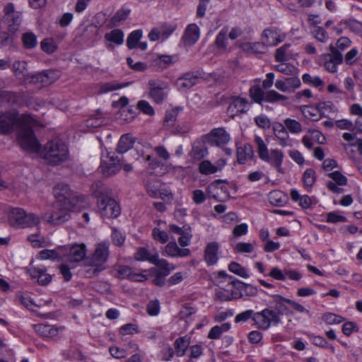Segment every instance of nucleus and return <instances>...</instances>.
<instances>
[{
  "label": "nucleus",
  "mask_w": 362,
  "mask_h": 362,
  "mask_svg": "<svg viewBox=\"0 0 362 362\" xmlns=\"http://www.w3.org/2000/svg\"><path fill=\"white\" fill-rule=\"evenodd\" d=\"M25 211L21 208H13L8 211V223L16 228H23Z\"/></svg>",
  "instance_id": "nucleus-24"
},
{
  "label": "nucleus",
  "mask_w": 362,
  "mask_h": 362,
  "mask_svg": "<svg viewBox=\"0 0 362 362\" xmlns=\"http://www.w3.org/2000/svg\"><path fill=\"white\" fill-rule=\"evenodd\" d=\"M289 47V44H285L280 48L277 49L275 54L276 60L278 62H284L291 55V53L288 52Z\"/></svg>",
  "instance_id": "nucleus-60"
},
{
  "label": "nucleus",
  "mask_w": 362,
  "mask_h": 362,
  "mask_svg": "<svg viewBox=\"0 0 362 362\" xmlns=\"http://www.w3.org/2000/svg\"><path fill=\"white\" fill-rule=\"evenodd\" d=\"M274 309L276 314L279 315H292L293 311L289 309L291 299L286 298L280 295H276L273 297Z\"/></svg>",
  "instance_id": "nucleus-25"
},
{
  "label": "nucleus",
  "mask_w": 362,
  "mask_h": 362,
  "mask_svg": "<svg viewBox=\"0 0 362 362\" xmlns=\"http://www.w3.org/2000/svg\"><path fill=\"white\" fill-rule=\"evenodd\" d=\"M190 344V337L187 336L177 339L174 343L176 354L178 356L185 355V351Z\"/></svg>",
  "instance_id": "nucleus-40"
},
{
  "label": "nucleus",
  "mask_w": 362,
  "mask_h": 362,
  "mask_svg": "<svg viewBox=\"0 0 362 362\" xmlns=\"http://www.w3.org/2000/svg\"><path fill=\"white\" fill-rule=\"evenodd\" d=\"M255 144L259 158L270 164L279 172H282V163L284 158V152L279 149H269L267 144L259 136H255Z\"/></svg>",
  "instance_id": "nucleus-3"
},
{
  "label": "nucleus",
  "mask_w": 362,
  "mask_h": 362,
  "mask_svg": "<svg viewBox=\"0 0 362 362\" xmlns=\"http://www.w3.org/2000/svg\"><path fill=\"white\" fill-rule=\"evenodd\" d=\"M100 214L105 218H116L120 214V207L111 198L103 199L98 205Z\"/></svg>",
  "instance_id": "nucleus-13"
},
{
  "label": "nucleus",
  "mask_w": 362,
  "mask_h": 362,
  "mask_svg": "<svg viewBox=\"0 0 362 362\" xmlns=\"http://www.w3.org/2000/svg\"><path fill=\"white\" fill-rule=\"evenodd\" d=\"M30 274L34 279L42 285H47L52 281V276L47 273L46 269L41 267H34L30 269Z\"/></svg>",
  "instance_id": "nucleus-32"
},
{
  "label": "nucleus",
  "mask_w": 362,
  "mask_h": 362,
  "mask_svg": "<svg viewBox=\"0 0 362 362\" xmlns=\"http://www.w3.org/2000/svg\"><path fill=\"white\" fill-rule=\"evenodd\" d=\"M254 157L252 146L249 144H245L237 148V160L240 164H244Z\"/></svg>",
  "instance_id": "nucleus-31"
},
{
  "label": "nucleus",
  "mask_w": 362,
  "mask_h": 362,
  "mask_svg": "<svg viewBox=\"0 0 362 362\" xmlns=\"http://www.w3.org/2000/svg\"><path fill=\"white\" fill-rule=\"evenodd\" d=\"M67 248L64 246H59L54 250H42L37 255V259L40 260H62L63 255H65V252Z\"/></svg>",
  "instance_id": "nucleus-21"
},
{
  "label": "nucleus",
  "mask_w": 362,
  "mask_h": 362,
  "mask_svg": "<svg viewBox=\"0 0 362 362\" xmlns=\"http://www.w3.org/2000/svg\"><path fill=\"white\" fill-rule=\"evenodd\" d=\"M220 245L216 241L206 244L204 251V259L208 266L216 264L218 260Z\"/></svg>",
  "instance_id": "nucleus-20"
},
{
  "label": "nucleus",
  "mask_w": 362,
  "mask_h": 362,
  "mask_svg": "<svg viewBox=\"0 0 362 362\" xmlns=\"http://www.w3.org/2000/svg\"><path fill=\"white\" fill-rule=\"evenodd\" d=\"M89 206L88 199L81 196L73 195L66 202H64V206L69 212H79Z\"/></svg>",
  "instance_id": "nucleus-22"
},
{
  "label": "nucleus",
  "mask_w": 362,
  "mask_h": 362,
  "mask_svg": "<svg viewBox=\"0 0 362 362\" xmlns=\"http://www.w3.org/2000/svg\"><path fill=\"white\" fill-rule=\"evenodd\" d=\"M177 61L175 55H160V69L168 68Z\"/></svg>",
  "instance_id": "nucleus-61"
},
{
  "label": "nucleus",
  "mask_w": 362,
  "mask_h": 362,
  "mask_svg": "<svg viewBox=\"0 0 362 362\" xmlns=\"http://www.w3.org/2000/svg\"><path fill=\"white\" fill-rule=\"evenodd\" d=\"M108 247L106 244H98L92 257V267H94V272L104 269L103 264L108 257Z\"/></svg>",
  "instance_id": "nucleus-15"
},
{
  "label": "nucleus",
  "mask_w": 362,
  "mask_h": 362,
  "mask_svg": "<svg viewBox=\"0 0 362 362\" xmlns=\"http://www.w3.org/2000/svg\"><path fill=\"white\" fill-rule=\"evenodd\" d=\"M133 137L129 134L123 135L118 143L117 151L119 153H124L131 149L134 145Z\"/></svg>",
  "instance_id": "nucleus-41"
},
{
  "label": "nucleus",
  "mask_w": 362,
  "mask_h": 362,
  "mask_svg": "<svg viewBox=\"0 0 362 362\" xmlns=\"http://www.w3.org/2000/svg\"><path fill=\"white\" fill-rule=\"evenodd\" d=\"M291 198L293 202H298L303 209H308L312 204V199L309 196L300 195L296 189L291 191Z\"/></svg>",
  "instance_id": "nucleus-38"
},
{
  "label": "nucleus",
  "mask_w": 362,
  "mask_h": 362,
  "mask_svg": "<svg viewBox=\"0 0 362 362\" xmlns=\"http://www.w3.org/2000/svg\"><path fill=\"white\" fill-rule=\"evenodd\" d=\"M228 26H224L217 34L214 42V49L218 54H225L230 52L228 40Z\"/></svg>",
  "instance_id": "nucleus-18"
},
{
  "label": "nucleus",
  "mask_w": 362,
  "mask_h": 362,
  "mask_svg": "<svg viewBox=\"0 0 362 362\" xmlns=\"http://www.w3.org/2000/svg\"><path fill=\"white\" fill-rule=\"evenodd\" d=\"M284 123L287 131L292 134H298L303 131V127L301 124L296 119L286 118L284 119Z\"/></svg>",
  "instance_id": "nucleus-49"
},
{
  "label": "nucleus",
  "mask_w": 362,
  "mask_h": 362,
  "mask_svg": "<svg viewBox=\"0 0 362 362\" xmlns=\"http://www.w3.org/2000/svg\"><path fill=\"white\" fill-rule=\"evenodd\" d=\"M40 222V218L37 214L25 211L23 228L36 226Z\"/></svg>",
  "instance_id": "nucleus-52"
},
{
  "label": "nucleus",
  "mask_w": 362,
  "mask_h": 362,
  "mask_svg": "<svg viewBox=\"0 0 362 362\" xmlns=\"http://www.w3.org/2000/svg\"><path fill=\"white\" fill-rule=\"evenodd\" d=\"M316 180L315 172L314 170L310 168L307 169L303 175V182L305 187L310 188Z\"/></svg>",
  "instance_id": "nucleus-55"
},
{
  "label": "nucleus",
  "mask_w": 362,
  "mask_h": 362,
  "mask_svg": "<svg viewBox=\"0 0 362 362\" xmlns=\"http://www.w3.org/2000/svg\"><path fill=\"white\" fill-rule=\"evenodd\" d=\"M208 155V149L202 143L195 144L189 153L191 158L194 161H199Z\"/></svg>",
  "instance_id": "nucleus-36"
},
{
  "label": "nucleus",
  "mask_w": 362,
  "mask_h": 362,
  "mask_svg": "<svg viewBox=\"0 0 362 362\" xmlns=\"http://www.w3.org/2000/svg\"><path fill=\"white\" fill-rule=\"evenodd\" d=\"M199 28L194 23L189 24L185 29L183 42L185 45H192L199 40Z\"/></svg>",
  "instance_id": "nucleus-28"
},
{
  "label": "nucleus",
  "mask_w": 362,
  "mask_h": 362,
  "mask_svg": "<svg viewBox=\"0 0 362 362\" xmlns=\"http://www.w3.org/2000/svg\"><path fill=\"white\" fill-rule=\"evenodd\" d=\"M288 98L284 95H281L276 90H269L265 93L264 100L268 103H276L280 101H285Z\"/></svg>",
  "instance_id": "nucleus-57"
},
{
  "label": "nucleus",
  "mask_w": 362,
  "mask_h": 362,
  "mask_svg": "<svg viewBox=\"0 0 362 362\" xmlns=\"http://www.w3.org/2000/svg\"><path fill=\"white\" fill-rule=\"evenodd\" d=\"M121 158L116 156L114 152L106 151L101 156L100 169L105 176H111L121 169Z\"/></svg>",
  "instance_id": "nucleus-7"
},
{
  "label": "nucleus",
  "mask_w": 362,
  "mask_h": 362,
  "mask_svg": "<svg viewBox=\"0 0 362 362\" xmlns=\"http://www.w3.org/2000/svg\"><path fill=\"white\" fill-rule=\"evenodd\" d=\"M301 112L305 117L313 121L318 120L322 115L321 110L319 108V105L317 107L303 106L301 108Z\"/></svg>",
  "instance_id": "nucleus-44"
},
{
  "label": "nucleus",
  "mask_w": 362,
  "mask_h": 362,
  "mask_svg": "<svg viewBox=\"0 0 362 362\" xmlns=\"http://www.w3.org/2000/svg\"><path fill=\"white\" fill-rule=\"evenodd\" d=\"M176 28L177 24L174 22L163 23L160 26V40H165L168 38V37L173 33Z\"/></svg>",
  "instance_id": "nucleus-46"
},
{
  "label": "nucleus",
  "mask_w": 362,
  "mask_h": 362,
  "mask_svg": "<svg viewBox=\"0 0 362 362\" xmlns=\"http://www.w3.org/2000/svg\"><path fill=\"white\" fill-rule=\"evenodd\" d=\"M340 24H344L349 29V30L357 35L362 37V23L354 19L349 18L347 20H343L340 22Z\"/></svg>",
  "instance_id": "nucleus-43"
},
{
  "label": "nucleus",
  "mask_w": 362,
  "mask_h": 362,
  "mask_svg": "<svg viewBox=\"0 0 362 362\" xmlns=\"http://www.w3.org/2000/svg\"><path fill=\"white\" fill-rule=\"evenodd\" d=\"M252 320L257 327L263 330H267L272 323L279 324L281 320L280 317L274 310L268 308L255 313Z\"/></svg>",
  "instance_id": "nucleus-8"
},
{
  "label": "nucleus",
  "mask_w": 362,
  "mask_h": 362,
  "mask_svg": "<svg viewBox=\"0 0 362 362\" xmlns=\"http://www.w3.org/2000/svg\"><path fill=\"white\" fill-rule=\"evenodd\" d=\"M230 325L229 323H223L221 325L213 327L208 334V338L211 339H218L222 333L229 330Z\"/></svg>",
  "instance_id": "nucleus-48"
},
{
  "label": "nucleus",
  "mask_w": 362,
  "mask_h": 362,
  "mask_svg": "<svg viewBox=\"0 0 362 362\" xmlns=\"http://www.w3.org/2000/svg\"><path fill=\"white\" fill-rule=\"evenodd\" d=\"M104 124H105V117L99 112H97L96 114H95L94 115H92L86 121V126L90 130L97 128Z\"/></svg>",
  "instance_id": "nucleus-50"
},
{
  "label": "nucleus",
  "mask_w": 362,
  "mask_h": 362,
  "mask_svg": "<svg viewBox=\"0 0 362 362\" xmlns=\"http://www.w3.org/2000/svg\"><path fill=\"white\" fill-rule=\"evenodd\" d=\"M211 141L218 146L228 144L230 139L229 134L223 128H216L209 133Z\"/></svg>",
  "instance_id": "nucleus-26"
},
{
  "label": "nucleus",
  "mask_w": 362,
  "mask_h": 362,
  "mask_svg": "<svg viewBox=\"0 0 362 362\" xmlns=\"http://www.w3.org/2000/svg\"><path fill=\"white\" fill-rule=\"evenodd\" d=\"M250 106V103L247 98L240 96L233 97L227 108V114L230 117L234 118L246 113Z\"/></svg>",
  "instance_id": "nucleus-11"
},
{
  "label": "nucleus",
  "mask_w": 362,
  "mask_h": 362,
  "mask_svg": "<svg viewBox=\"0 0 362 362\" xmlns=\"http://www.w3.org/2000/svg\"><path fill=\"white\" fill-rule=\"evenodd\" d=\"M135 259L138 261H148L154 264L156 267L158 265V260L157 256L151 254L146 248H139L134 254Z\"/></svg>",
  "instance_id": "nucleus-35"
},
{
  "label": "nucleus",
  "mask_w": 362,
  "mask_h": 362,
  "mask_svg": "<svg viewBox=\"0 0 362 362\" xmlns=\"http://www.w3.org/2000/svg\"><path fill=\"white\" fill-rule=\"evenodd\" d=\"M326 221L330 223H344L347 221V218L340 215L339 211H331L326 215Z\"/></svg>",
  "instance_id": "nucleus-62"
},
{
  "label": "nucleus",
  "mask_w": 362,
  "mask_h": 362,
  "mask_svg": "<svg viewBox=\"0 0 362 362\" xmlns=\"http://www.w3.org/2000/svg\"><path fill=\"white\" fill-rule=\"evenodd\" d=\"M269 275L273 279L279 281H285L287 279L293 281H299L302 278L301 273L296 270L285 269L282 271L278 267H273Z\"/></svg>",
  "instance_id": "nucleus-19"
},
{
  "label": "nucleus",
  "mask_w": 362,
  "mask_h": 362,
  "mask_svg": "<svg viewBox=\"0 0 362 362\" xmlns=\"http://www.w3.org/2000/svg\"><path fill=\"white\" fill-rule=\"evenodd\" d=\"M199 171L203 175H210L216 173L217 168L209 160H204L199 163Z\"/></svg>",
  "instance_id": "nucleus-56"
},
{
  "label": "nucleus",
  "mask_w": 362,
  "mask_h": 362,
  "mask_svg": "<svg viewBox=\"0 0 362 362\" xmlns=\"http://www.w3.org/2000/svg\"><path fill=\"white\" fill-rule=\"evenodd\" d=\"M272 128L274 136L279 140V145L283 147L287 146L288 145L289 134L284 124L275 122Z\"/></svg>",
  "instance_id": "nucleus-29"
},
{
  "label": "nucleus",
  "mask_w": 362,
  "mask_h": 362,
  "mask_svg": "<svg viewBox=\"0 0 362 362\" xmlns=\"http://www.w3.org/2000/svg\"><path fill=\"white\" fill-rule=\"evenodd\" d=\"M289 93L293 92L296 89L300 88L301 85V82L300 78L295 76H291V77H287L284 78Z\"/></svg>",
  "instance_id": "nucleus-63"
},
{
  "label": "nucleus",
  "mask_w": 362,
  "mask_h": 362,
  "mask_svg": "<svg viewBox=\"0 0 362 362\" xmlns=\"http://www.w3.org/2000/svg\"><path fill=\"white\" fill-rule=\"evenodd\" d=\"M144 170V184L148 194L151 197L158 195V147L145 145L141 150Z\"/></svg>",
  "instance_id": "nucleus-2"
},
{
  "label": "nucleus",
  "mask_w": 362,
  "mask_h": 362,
  "mask_svg": "<svg viewBox=\"0 0 362 362\" xmlns=\"http://www.w3.org/2000/svg\"><path fill=\"white\" fill-rule=\"evenodd\" d=\"M286 35L277 28L265 29L262 35V43L265 46H275L283 42Z\"/></svg>",
  "instance_id": "nucleus-17"
},
{
  "label": "nucleus",
  "mask_w": 362,
  "mask_h": 362,
  "mask_svg": "<svg viewBox=\"0 0 362 362\" xmlns=\"http://www.w3.org/2000/svg\"><path fill=\"white\" fill-rule=\"evenodd\" d=\"M12 69L16 76L26 83H41L42 86H47L54 81V79L52 78L54 74L53 71L37 73L30 76L27 74L25 63L23 62H14Z\"/></svg>",
  "instance_id": "nucleus-4"
},
{
  "label": "nucleus",
  "mask_w": 362,
  "mask_h": 362,
  "mask_svg": "<svg viewBox=\"0 0 362 362\" xmlns=\"http://www.w3.org/2000/svg\"><path fill=\"white\" fill-rule=\"evenodd\" d=\"M28 240L35 247H42L49 245V241L40 238L38 235L33 234L28 237Z\"/></svg>",
  "instance_id": "nucleus-64"
},
{
  "label": "nucleus",
  "mask_w": 362,
  "mask_h": 362,
  "mask_svg": "<svg viewBox=\"0 0 362 362\" xmlns=\"http://www.w3.org/2000/svg\"><path fill=\"white\" fill-rule=\"evenodd\" d=\"M67 251L65 255H63V262L71 264L72 267H76L77 263L83 259L86 256V250L83 244H76L71 247L65 246Z\"/></svg>",
  "instance_id": "nucleus-10"
},
{
  "label": "nucleus",
  "mask_w": 362,
  "mask_h": 362,
  "mask_svg": "<svg viewBox=\"0 0 362 362\" xmlns=\"http://www.w3.org/2000/svg\"><path fill=\"white\" fill-rule=\"evenodd\" d=\"M22 40L24 47L27 49H32L35 47L37 44L36 35L31 32L24 33L22 37Z\"/></svg>",
  "instance_id": "nucleus-54"
},
{
  "label": "nucleus",
  "mask_w": 362,
  "mask_h": 362,
  "mask_svg": "<svg viewBox=\"0 0 362 362\" xmlns=\"http://www.w3.org/2000/svg\"><path fill=\"white\" fill-rule=\"evenodd\" d=\"M280 62V64L275 66V69L276 71L287 76L297 75L298 69L295 66L290 64L283 63V62Z\"/></svg>",
  "instance_id": "nucleus-51"
},
{
  "label": "nucleus",
  "mask_w": 362,
  "mask_h": 362,
  "mask_svg": "<svg viewBox=\"0 0 362 362\" xmlns=\"http://www.w3.org/2000/svg\"><path fill=\"white\" fill-rule=\"evenodd\" d=\"M199 81L198 75L193 73H187L177 81L179 89L187 90L196 85Z\"/></svg>",
  "instance_id": "nucleus-30"
},
{
  "label": "nucleus",
  "mask_w": 362,
  "mask_h": 362,
  "mask_svg": "<svg viewBox=\"0 0 362 362\" xmlns=\"http://www.w3.org/2000/svg\"><path fill=\"white\" fill-rule=\"evenodd\" d=\"M128 99L126 97H122L119 99L118 101L115 102V105L117 107H121L122 109V116L125 114V116L122 118L124 121L129 122L131 121L134 117V112L128 110L126 106L128 104Z\"/></svg>",
  "instance_id": "nucleus-45"
},
{
  "label": "nucleus",
  "mask_w": 362,
  "mask_h": 362,
  "mask_svg": "<svg viewBox=\"0 0 362 362\" xmlns=\"http://www.w3.org/2000/svg\"><path fill=\"white\" fill-rule=\"evenodd\" d=\"M54 194L57 199L56 202L60 203L66 202L73 196L69 187L64 184L57 185L54 189Z\"/></svg>",
  "instance_id": "nucleus-34"
},
{
  "label": "nucleus",
  "mask_w": 362,
  "mask_h": 362,
  "mask_svg": "<svg viewBox=\"0 0 362 362\" xmlns=\"http://www.w3.org/2000/svg\"><path fill=\"white\" fill-rule=\"evenodd\" d=\"M322 60L325 69L330 73H335L337 71V66L341 64L343 57L341 54H337V56L322 54Z\"/></svg>",
  "instance_id": "nucleus-27"
},
{
  "label": "nucleus",
  "mask_w": 362,
  "mask_h": 362,
  "mask_svg": "<svg viewBox=\"0 0 362 362\" xmlns=\"http://www.w3.org/2000/svg\"><path fill=\"white\" fill-rule=\"evenodd\" d=\"M130 10L128 8L119 9L110 18V24L112 27H116L124 22L129 16Z\"/></svg>",
  "instance_id": "nucleus-39"
},
{
  "label": "nucleus",
  "mask_w": 362,
  "mask_h": 362,
  "mask_svg": "<svg viewBox=\"0 0 362 362\" xmlns=\"http://www.w3.org/2000/svg\"><path fill=\"white\" fill-rule=\"evenodd\" d=\"M37 125L38 122L30 115L17 118L16 114L12 112L0 116V133L8 134L18 128L17 139L25 151L36 153L54 165L66 160L69 157V149L65 142L59 138L49 141L43 149H41L39 142L30 129Z\"/></svg>",
  "instance_id": "nucleus-1"
},
{
  "label": "nucleus",
  "mask_w": 362,
  "mask_h": 362,
  "mask_svg": "<svg viewBox=\"0 0 362 362\" xmlns=\"http://www.w3.org/2000/svg\"><path fill=\"white\" fill-rule=\"evenodd\" d=\"M302 78L305 83H308L315 88L322 87L324 84L323 81L317 76H313L309 74H305L303 75Z\"/></svg>",
  "instance_id": "nucleus-58"
},
{
  "label": "nucleus",
  "mask_w": 362,
  "mask_h": 362,
  "mask_svg": "<svg viewBox=\"0 0 362 362\" xmlns=\"http://www.w3.org/2000/svg\"><path fill=\"white\" fill-rule=\"evenodd\" d=\"M242 49L250 54H258L264 52L265 47L262 42H245L240 45Z\"/></svg>",
  "instance_id": "nucleus-42"
},
{
  "label": "nucleus",
  "mask_w": 362,
  "mask_h": 362,
  "mask_svg": "<svg viewBox=\"0 0 362 362\" xmlns=\"http://www.w3.org/2000/svg\"><path fill=\"white\" fill-rule=\"evenodd\" d=\"M219 275L226 278L228 282L226 288L219 287L216 292V296L221 301L231 300L239 297V294L235 291L236 285L240 284L239 281L232 280L231 277H228L225 272H220Z\"/></svg>",
  "instance_id": "nucleus-9"
},
{
  "label": "nucleus",
  "mask_w": 362,
  "mask_h": 362,
  "mask_svg": "<svg viewBox=\"0 0 362 362\" xmlns=\"http://www.w3.org/2000/svg\"><path fill=\"white\" fill-rule=\"evenodd\" d=\"M143 37L141 30H135L131 32L127 39V46L129 49H132L139 48L141 50H146L148 45L146 42H140Z\"/></svg>",
  "instance_id": "nucleus-23"
},
{
  "label": "nucleus",
  "mask_w": 362,
  "mask_h": 362,
  "mask_svg": "<svg viewBox=\"0 0 362 362\" xmlns=\"http://www.w3.org/2000/svg\"><path fill=\"white\" fill-rule=\"evenodd\" d=\"M249 95L250 98L258 104H261L264 100V93L259 84L252 86L249 90Z\"/></svg>",
  "instance_id": "nucleus-47"
},
{
  "label": "nucleus",
  "mask_w": 362,
  "mask_h": 362,
  "mask_svg": "<svg viewBox=\"0 0 362 362\" xmlns=\"http://www.w3.org/2000/svg\"><path fill=\"white\" fill-rule=\"evenodd\" d=\"M70 217V212L64 206V202H55L42 216L43 220L51 224L63 223Z\"/></svg>",
  "instance_id": "nucleus-5"
},
{
  "label": "nucleus",
  "mask_w": 362,
  "mask_h": 362,
  "mask_svg": "<svg viewBox=\"0 0 362 362\" xmlns=\"http://www.w3.org/2000/svg\"><path fill=\"white\" fill-rule=\"evenodd\" d=\"M119 275L122 278H128L135 281H144L151 276H155V281H157L158 271L156 268L151 270H144L141 273H134L129 267H121L119 269ZM157 284V282H156Z\"/></svg>",
  "instance_id": "nucleus-12"
},
{
  "label": "nucleus",
  "mask_w": 362,
  "mask_h": 362,
  "mask_svg": "<svg viewBox=\"0 0 362 362\" xmlns=\"http://www.w3.org/2000/svg\"><path fill=\"white\" fill-rule=\"evenodd\" d=\"M182 111V107H175L168 109L165 114L163 119V127L168 129L175 125L177 116Z\"/></svg>",
  "instance_id": "nucleus-33"
},
{
  "label": "nucleus",
  "mask_w": 362,
  "mask_h": 362,
  "mask_svg": "<svg viewBox=\"0 0 362 362\" xmlns=\"http://www.w3.org/2000/svg\"><path fill=\"white\" fill-rule=\"evenodd\" d=\"M4 11L9 34L6 37H5L4 35H0V42L1 43H4L5 41L11 38V37L18 31L21 17V13L15 11L14 5L13 4H8L4 7Z\"/></svg>",
  "instance_id": "nucleus-6"
},
{
  "label": "nucleus",
  "mask_w": 362,
  "mask_h": 362,
  "mask_svg": "<svg viewBox=\"0 0 362 362\" xmlns=\"http://www.w3.org/2000/svg\"><path fill=\"white\" fill-rule=\"evenodd\" d=\"M228 269L230 272H233V274L238 275L243 278H247L249 277V274L247 272V270L242 267L240 264L237 262H231L228 265Z\"/></svg>",
  "instance_id": "nucleus-59"
},
{
  "label": "nucleus",
  "mask_w": 362,
  "mask_h": 362,
  "mask_svg": "<svg viewBox=\"0 0 362 362\" xmlns=\"http://www.w3.org/2000/svg\"><path fill=\"white\" fill-rule=\"evenodd\" d=\"M41 49L47 54L54 53L57 49V45L53 38H45L40 43Z\"/></svg>",
  "instance_id": "nucleus-53"
},
{
  "label": "nucleus",
  "mask_w": 362,
  "mask_h": 362,
  "mask_svg": "<svg viewBox=\"0 0 362 362\" xmlns=\"http://www.w3.org/2000/svg\"><path fill=\"white\" fill-rule=\"evenodd\" d=\"M268 199L271 204L274 206H281L286 203L287 197L281 191L274 190L269 193Z\"/></svg>",
  "instance_id": "nucleus-37"
},
{
  "label": "nucleus",
  "mask_w": 362,
  "mask_h": 362,
  "mask_svg": "<svg viewBox=\"0 0 362 362\" xmlns=\"http://www.w3.org/2000/svg\"><path fill=\"white\" fill-rule=\"evenodd\" d=\"M221 180H215L207 187L209 196L218 202H224L229 197L227 188Z\"/></svg>",
  "instance_id": "nucleus-16"
},
{
  "label": "nucleus",
  "mask_w": 362,
  "mask_h": 362,
  "mask_svg": "<svg viewBox=\"0 0 362 362\" xmlns=\"http://www.w3.org/2000/svg\"><path fill=\"white\" fill-rule=\"evenodd\" d=\"M124 33L121 29H113L104 35V44L110 50H114L116 47L124 44Z\"/></svg>",
  "instance_id": "nucleus-14"
}]
</instances>
